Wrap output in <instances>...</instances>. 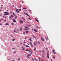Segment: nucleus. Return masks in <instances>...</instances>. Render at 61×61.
I'll use <instances>...</instances> for the list:
<instances>
[{
	"mask_svg": "<svg viewBox=\"0 0 61 61\" xmlns=\"http://www.w3.org/2000/svg\"><path fill=\"white\" fill-rule=\"evenodd\" d=\"M14 53H15V54L16 53V52L15 51H14Z\"/></svg>",
	"mask_w": 61,
	"mask_h": 61,
	"instance_id": "7c9ffc66",
	"label": "nucleus"
},
{
	"mask_svg": "<svg viewBox=\"0 0 61 61\" xmlns=\"http://www.w3.org/2000/svg\"><path fill=\"white\" fill-rule=\"evenodd\" d=\"M36 21H37V22H38V23H39V22L38 21V20H37V19H36Z\"/></svg>",
	"mask_w": 61,
	"mask_h": 61,
	"instance_id": "dca6fc26",
	"label": "nucleus"
},
{
	"mask_svg": "<svg viewBox=\"0 0 61 61\" xmlns=\"http://www.w3.org/2000/svg\"><path fill=\"white\" fill-rule=\"evenodd\" d=\"M14 32H15V33H17V32H16V30H14Z\"/></svg>",
	"mask_w": 61,
	"mask_h": 61,
	"instance_id": "6ab92c4d",
	"label": "nucleus"
},
{
	"mask_svg": "<svg viewBox=\"0 0 61 61\" xmlns=\"http://www.w3.org/2000/svg\"><path fill=\"white\" fill-rule=\"evenodd\" d=\"M11 18H13L14 17L13 16V15H11V16H10L9 17L10 19H11Z\"/></svg>",
	"mask_w": 61,
	"mask_h": 61,
	"instance_id": "7ed1b4c3",
	"label": "nucleus"
},
{
	"mask_svg": "<svg viewBox=\"0 0 61 61\" xmlns=\"http://www.w3.org/2000/svg\"><path fill=\"white\" fill-rule=\"evenodd\" d=\"M28 16H29V17H30L31 18L30 16H29V15H28Z\"/></svg>",
	"mask_w": 61,
	"mask_h": 61,
	"instance_id": "de8ad7c7",
	"label": "nucleus"
},
{
	"mask_svg": "<svg viewBox=\"0 0 61 61\" xmlns=\"http://www.w3.org/2000/svg\"><path fill=\"white\" fill-rule=\"evenodd\" d=\"M22 50H25V49L24 48H23L22 49Z\"/></svg>",
	"mask_w": 61,
	"mask_h": 61,
	"instance_id": "72a5a7b5",
	"label": "nucleus"
},
{
	"mask_svg": "<svg viewBox=\"0 0 61 61\" xmlns=\"http://www.w3.org/2000/svg\"><path fill=\"white\" fill-rule=\"evenodd\" d=\"M25 51H29V50L28 49H27V50H26Z\"/></svg>",
	"mask_w": 61,
	"mask_h": 61,
	"instance_id": "412c9836",
	"label": "nucleus"
},
{
	"mask_svg": "<svg viewBox=\"0 0 61 61\" xmlns=\"http://www.w3.org/2000/svg\"><path fill=\"white\" fill-rule=\"evenodd\" d=\"M29 19H30V20H31V19H30V18H29Z\"/></svg>",
	"mask_w": 61,
	"mask_h": 61,
	"instance_id": "052dcab7",
	"label": "nucleus"
},
{
	"mask_svg": "<svg viewBox=\"0 0 61 61\" xmlns=\"http://www.w3.org/2000/svg\"><path fill=\"white\" fill-rule=\"evenodd\" d=\"M4 15H9V13H8L6 12H5L4 13Z\"/></svg>",
	"mask_w": 61,
	"mask_h": 61,
	"instance_id": "f257e3e1",
	"label": "nucleus"
},
{
	"mask_svg": "<svg viewBox=\"0 0 61 61\" xmlns=\"http://www.w3.org/2000/svg\"><path fill=\"white\" fill-rule=\"evenodd\" d=\"M1 6H3V5H1Z\"/></svg>",
	"mask_w": 61,
	"mask_h": 61,
	"instance_id": "49530a36",
	"label": "nucleus"
},
{
	"mask_svg": "<svg viewBox=\"0 0 61 61\" xmlns=\"http://www.w3.org/2000/svg\"><path fill=\"white\" fill-rule=\"evenodd\" d=\"M28 54V55L29 56H31V54Z\"/></svg>",
	"mask_w": 61,
	"mask_h": 61,
	"instance_id": "cd10ccee",
	"label": "nucleus"
},
{
	"mask_svg": "<svg viewBox=\"0 0 61 61\" xmlns=\"http://www.w3.org/2000/svg\"><path fill=\"white\" fill-rule=\"evenodd\" d=\"M13 49L15 50V48H12V50H13Z\"/></svg>",
	"mask_w": 61,
	"mask_h": 61,
	"instance_id": "6e6d98bb",
	"label": "nucleus"
},
{
	"mask_svg": "<svg viewBox=\"0 0 61 61\" xmlns=\"http://www.w3.org/2000/svg\"><path fill=\"white\" fill-rule=\"evenodd\" d=\"M5 25H9V23H5Z\"/></svg>",
	"mask_w": 61,
	"mask_h": 61,
	"instance_id": "f8f14e48",
	"label": "nucleus"
},
{
	"mask_svg": "<svg viewBox=\"0 0 61 61\" xmlns=\"http://www.w3.org/2000/svg\"><path fill=\"white\" fill-rule=\"evenodd\" d=\"M20 29V30L21 31H22V30H23V29H22V27H21Z\"/></svg>",
	"mask_w": 61,
	"mask_h": 61,
	"instance_id": "ddd939ff",
	"label": "nucleus"
},
{
	"mask_svg": "<svg viewBox=\"0 0 61 61\" xmlns=\"http://www.w3.org/2000/svg\"><path fill=\"white\" fill-rule=\"evenodd\" d=\"M31 46H33V45L31 44Z\"/></svg>",
	"mask_w": 61,
	"mask_h": 61,
	"instance_id": "a18cd8bd",
	"label": "nucleus"
},
{
	"mask_svg": "<svg viewBox=\"0 0 61 61\" xmlns=\"http://www.w3.org/2000/svg\"><path fill=\"white\" fill-rule=\"evenodd\" d=\"M45 51L44 50H42V52H45Z\"/></svg>",
	"mask_w": 61,
	"mask_h": 61,
	"instance_id": "4c0bfd02",
	"label": "nucleus"
},
{
	"mask_svg": "<svg viewBox=\"0 0 61 61\" xmlns=\"http://www.w3.org/2000/svg\"><path fill=\"white\" fill-rule=\"evenodd\" d=\"M20 44H21V45H22V42H21Z\"/></svg>",
	"mask_w": 61,
	"mask_h": 61,
	"instance_id": "13d9d810",
	"label": "nucleus"
},
{
	"mask_svg": "<svg viewBox=\"0 0 61 61\" xmlns=\"http://www.w3.org/2000/svg\"><path fill=\"white\" fill-rule=\"evenodd\" d=\"M16 11L17 13H19V11H18V9H16Z\"/></svg>",
	"mask_w": 61,
	"mask_h": 61,
	"instance_id": "20e7f679",
	"label": "nucleus"
},
{
	"mask_svg": "<svg viewBox=\"0 0 61 61\" xmlns=\"http://www.w3.org/2000/svg\"><path fill=\"white\" fill-rule=\"evenodd\" d=\"M25 11H27V10H25Z\"/></svg>",
	"mask_w": 61,
	"mask_h": 61,
	"instance_id": "338daca9",
	"label": "nucleus"
},
{
	"mask_svg": "<svg viewBox=\"0 0 61 61\" xmlns=\"http://www.w3.org/2000/svg\"><path fill=\"white\" fill-rule=\"evenodd\" d=\"M34 45H36V42L34 43Z\"/></svg>",
	"mask_w": 61,
	"mask_h": 61,
	"instance_id": "8fccbe9b",
	"label": "nucleus"
},
{
	"mask_svg": "<svg viewBox=\"0 0 61 61\" xmlns=\"http://www.w3.org/2000/svg\"><path fill=\"white\" fill-rule=\"evenodd\" d=\"M23 9H26V8H23Z\"/></svg>",
	"mask_w": 61,
	"mask_h": 61,
	"instance_id": "a878e982",
	"label": "nucleus"
},
{
	"mask_svg": "<svg viewBox=\"0 0 61 61\" xmlns=\"http://www.w3.org/2000/svg\"><path fill=\"white\" fill-rule=\"evenodd\" d=\"M29 56V55H27V57H28Z\"/></svg>",
	"mask_w": 61,
	"mask_h": 61,
	"instance_id": "bb28decb",
	"label": "nucleus"
},
{
	"mask_svg": "<svg viewBox=\"0 0 61 61\" xmlns=\"http://www.w3.org/2000/svg\"><path fill=\"white\" fill-rule=\"evenodd\" d=\"M52 52L54 53V54H56V52L55 51V50H53L52 51Z\"/></svg>",
	"mask_w": 61,
	"mask_h": 61,
	"instance_id": "423d86ee",
	"label": "nucleus"
},
{
	"mask_svg": "<svg viewBox=\"0 0 61 61\" xmlns=\"http://www.w3.org/2000/svg\"><path fill=\"white\" fill-rule=\"evenodd\" d=\"M25 32H24L23 33V34H24V35H25Z\"/></svg>",
	"mask_w": 61,
	"mask_h": 61,
	"instance_id": "ea45409f",
	"label": "nucleus"
},
{
	"mask_svg": "<svg viewBox=\"0 0 61 61\" xmlns=\"http://www.w3.org/2000/svg\"><path fill=\"white\" fill-rule=\"evenodd\" d=\"M38 43L39 44H40V42H38Z\"/></svg>",
	"mask_w": 61,
	"mask_h": 61,
	"instance_id": "69168bd1",
	"label": "nucleus"
},
{
	"mask_svg": "<svg viewBox=\"0 0 61 61\" xmlns=\"http://www.w3.org/2000/svg\"><path fill=\"white\" fill-rule=\"evenodd\" d=\"M18 10H19V11H20V9H19Z\"/></svg>",
	"mask_w": 61,
	"mask_h": 61,
	"instance_id": "bf43d9fd",
	"label": "nucleus"
},
{
	"mask_svg": "<svg viewBox=\"0 0 61 61\" xmlns=\"http://www.w3.org/2000/svg\"><path fill=\"white\" fill-rule=\"evenodd\" d=\"M34 50L35 51H36V47L34 48Z\"/></svg>",
	"mask_w": 61,
	"mask_h": 61,
	"instance_id": "473e14b6",
	"label": "nucleus"
},
{
	"mask_svg": "<svg viewBox=\"0 0 61 61\" xmlns=\"http://www.w3.org/2000/svg\"><path fill=\"white\" fill-rule=\"evenodd\" d=\"M49 54L47 53V58L48 59H49Z\"/></svg>",
	"mask_w": 61,
	"mask_h": 61,
	"instance_id": "0eeeda50",
	"label": "nucleus"
},
{
	"mask_svg": "<svg viewBox=\"0 0 61 61\" xmlns=\"http://www.w3.org/2000/svg\"><path fill=\"white\" fill-rule=\"evenodd\" d=\"M46 39L47 41L48 40V37L46 38Z\"/></svg>",
	"mask_w": 61,
	"mask_h": 61,
	"instance_id": "5701e85b",
	"label": "nucleus"
},
{
	"mask_svg": "<svg viewBox=\"0 0 61 61\" xmlns=\"http://www.w3.org/2000/svg\"><path fill=\"white\" fill-rule=\"evenodd\" d=\"M13 15H14V16H16V15H15V13H13Z\"/></svg>",
	"mask_w": 61,
	"mask_h": 61,
	"instance_id": "a211bd4d",
	"label": "nucleus"
},
{
	"mask_svg": "<svg viewBox=\"0 0 61 61\" xmlns=\"http://www.w3.org/2000/svg\"><path fill=\"white\" fill-rule=\"evenodd\" d=\"M26 47H29V46H28V45H26Z\"/></svg>",
	"mask_w": 61,
	"mask_h": 61,
	"instance_id": "f3484780",
	"label": "nucleus"
},
{
	"mask_svg": "<svg viewBox=\"0 0 61 61\" xmlns=\"http://www.w3.org/2000/svg\"><path fill=\"white\" fill-rule=\"evenodd\" d=\"M46 50H47V48H46Z\"/></svg>",
	"mask_w": 61,
	"mask_h": 61,
	"instance_id": "c756f323",
	"label": "nucleus"
},
{
	"mask_svg": "<svg viewBox=\"0 0 61 61\" xmlns=\"http://www.w3.org/2000/svg\"><path fill=\"white\" fill-rule=\"evenodd\" d=\"M2 25V24H1V23H0V25Z\"/></svg>",
	"mask_w": 61,
	"mask_h": 61,
	"instance_id": "09e8293b",
	"label": "nucleus"
},
{
	"mask_svg": "<svg viewBox=\"0 0 61 61\" xmlns=\"http://www.w3.org/2000/svg\"><path fill=\"white\" fill-rule=\"evenodd\" d=\"M24 14H25V15H27V16L28 15V14L27 13H25V12H24Z\"/></svg>",
	"mask_w": 61,
	"mask_h": 61,
	"instance_id": "9d476101",
	"label": "nucleus"
},
{
	"mask_svg": "<svg viewBox=\"0 0 61 61\" xmlns=\"http://www.w3.org/2000/svg\"><path fill=\"white\" fill-rule=\"evenodd\" d=\"M12 25H14V23H12Z\"/></svg>",
	"mask_w": 61,
	"mask_h": 61,
	"instance_id": "a19ab883",
	"label": "nucleus"
},
{
	"mask_svg": "<svg viewBox=\"0 0 61 61\" xmlns=\"http://www.w3.org/2000/svg\"><path fill=\"white\" fill-rule=\"evenodd\" d=\"M41 39L43 41H44V39H43V38H41Z\"/></svg>",
	"mask_w": 61,
	"mask_h": 61,
	"instance_id": "2eb2a0df",
	"label": "nucleus"
},
{
	"mask_svg": "<svg viewBox=\"0 0 61 61\" xmlns=\"http://www.w3.org/2000/svg\"><path fill=\"white\" fill-rule=\"evenodd\" d=\"M32 60H33V61H35L34 60V59H32Z\"/></svg>",
	"mask_w": 61,
	"mask_h": 61,
	"instance_id": "864d4df0",
	"label": "nucleus"
},
{
	"mask_svg": "<svg viewBox=\"0 0 61 61\" xmlns=\"http://www.w3.org/2000/svg\"><path fill=\"white\" fill-rule=\"evenodd\" d=\"M1 9H2L3 8L2 7H1Z\"/></svg>",
	"mask_w": 61,
	"mask_h": 61,
	"instance_id": "680f3d73",
	"label": "nucleus"
},
{
	"mask_svg": "<svg viewBox=\"0 0 61 61\" xmlns=\"http://www.w3.org/2000/svg\"><path fill=\"white\" fill-rule=\"evenodd\" d=\"M25 39H26V37L25 36Z\"/></svg>",
	"mask_w": 61,
	"mask_h": 61,
	"instance_id": "5fc2aeb1",
	"label": "nucleus"
},
{
	"mask_svg": "<svg viewBox=\"0 0 61 61\" xmlns=\"http://www.w3.org/2000/svg\"><path fill=\"white\" fill-rule=\"evenodd\" d=\"M12 41L13 42H14L15 40V39H12Z\"/></svg>",
	"mask_w": 61,
	"mask_h": 61,
	"instance_id": "4be33fe9",
	"label": "nucleus"
},
{
	"mask_svg": "<svg viewBox=\"0 0 61 61\" xmlns=\"http://www.w3.org/2000/svg\"><path fill=\"white\" fill-rule=\"evenodd\" d=\"M53 58H55V56H53Z\"/></svg>",
	"mask_w": 61,
	"mask_h": 61,
	"instance_id": "e433bc0d",
	"label": "nucleus"
},
{
	"mask_svg": "<svg viewBox=\"0 0 61 61\" xmlns=\"http://www.w3.org/2000/svg\"><path fill=\"white\" fill-rule=\"evenodd\" d=\"M44 55H45V54H44V53H43L42 54V56H44Z\"/></svg>",
	"mask_w": 61,
	"mask_h": 61,
	"instance_id": "2f4dec72",
	"label": "nucleus"
},
{
	"mask_svg": "<svg viewBox=\"0 0 61 61\" xmlns=\"http://www.w3.org/2000/svg\"><path fill=\"white\" fill-rule=\"evenodd\" d=\"M31 44H32V41H30V44L31 45Z\"/></svg>",
	"mask_w": 61,
	"mask_h": 61,
	"instance_id": "b1692460",
	"label": "nucleus"
},
{
	"mask_svg": "<svg viewBox=\"0 0 61 61\" xmlns=\"http://www.w3.org/2000/svg\"><path fill=\"white\" fill-rule=\"evenodd\" d=\"M6 21V19H5L4 20V21Z\"/></svg>",
	"mask_w": 61,
	"mask_h": 61,
	"instance_id": "3c124183",
	"label": "nucleus"
},
{
	"mask_svg": "<svg viewBox=\"0 0 61 61\" xmlns=\"http://www.w3.org/2000/svg\"><path fill=\"white\" fill-rule=\"evenodd\" d=\"M10 36H11V37H13V35H11Z\"/></svg>",
	"mask_w": 61,
	"mask_h": 61,
	"instance_id": "c03bdc74",
	"label": "nucleus"
},
{
	"mask_svg": "<svg viewBox=\"0 0 61 61\" xmlns=\"http://www.w3.org/2000/svg\"><path fill=\"white\" fill-rule=\"evenodd\" d=\"M20 23H23V21H22V20H20Z\"/></svg>",
	"mask_w": 61,
	"mask_h": 61,
	"instance_id": "9b49d317",
	"label": "nucleus"
},
{
	"mask_svg": "<svg viewBox=\"0 0 61 61\" xmlns=\"http://www.w3.org/2000/svg\"><path fill=\"white\" fill-rule=\"evenodd\" d=\"M13 22L14 23H15V22H16V20H15V19H14L13 20Z\"/></svg>",
	"mask_w": 61,
	"mask_h": 61,
	"instance_id": "1a4fd4ad",
	"label": "nucleus"
},
{
	"mask_svg": "<svg viewBox=\"0 0 61 61\" xmlns=\"http://www.w3.org/2000/svg\"><path fill=\"white\" fill-rule=\"evenodd\" d=\"M8 59L9 60H10V59Z\"/></svg>",
	"mask_w": 61,
	"mask_h": 61,
	"instance_id": "0e129e2a",
	"label": "nucleus"
},
{
	"mask_svg": "<svg viewBox=\"0 0 61 61\" xmlns=\"http://www.w3.org/2000/svg\"><path fill=\"white\" fill-rule=\"evenodd\" d=\"M32 52H33V51H32V50H30L29 51V53L30 54H32Z\"/></svg>",
	"mask_w": 61,
	"mask_h": 61,
	"instance_id": "f03ea898",
	"label": "nucleus"
},
{
	"mask_svg": "<svg viewBox=\"0 0 61 61\" xmlns=\"http://www.w3.org/2000/svg\"><path fill=\"white\" fill-rule=\"evenodd\" d=\"M22 19H24V20H25V19L24 18H23L22 17Z\"/></svg>",
	"mask_w": 61,
	"mask_h": 61,
	"instance_id": "f704fd0d",
	"label": "nucleus"
},
{
	"mask_svg": "<svg viewBox=\"0 0 61 61\" xmlns=\"http://www.w3.org/2000/svg\"><path fill=\"white\" fill-rule=\"evenodd\" d=\"M15 19H17V16H15Z\"/></svg>",
	"mask_w": 61,
	"mask_h": 61,
	"instance_id": "aec40b11",
	"label": "nucleus"
},
{
	"mask_svg": "<svg viewBox=\"0 0 61 61\" xmlns=\"http://www.w3.org/2000/svg\"><path fill=\"white\" fill-rule=\"evenodd\" d=\"M18 60H19V61L20 60V58H18Z\"/></svg>",
	"mask_w": 61,
	"mask_h": 61,
	"instance_id": "c85d7f7f",
	"label": "nucleus"
},
{
	"mask_svg": "<svg viewBox=\"0 0 61 61\" xmlns=\"http://www.w3.org/2000/svg\"><path fill=\"white\" fill-rule=\"evenodd\" d=\"M2 16V15L1 14H0V16Z\"/></svg>",
	"mask_w": 61,
	"mask_h": 61,
	"instance_id": "e2e57ef3",
	"label": "nucleus"
},
{
	"mask_svg": "<svg viewBox=\"0 0 61 61\" xmlns=\"http://www.w3.org/2000/svg\"><path fill=\"white\" fill-rule=\"evenodd\" d=\"M34 59H35V60H36V61H37V59H36V58H34Z\"/></svg>",
	"mask_w": 61,
	"mask_h": 61,
	"instance_id": "58836bf2",
	"label": "nucleus"
},
{
	"mask_svg": "<svg viewBox=\"0 0 61 61\" xmlns=\"http://www.w3.org/2000/svg\"><path fill=\"white\" fill-rule=\"evenodd\" d=\"M28 30H27L26 31V33H28Z\"/></svg>",
	"mask_w": 61,
	"mask_h": 61,
	"instance_id": "393cba45",
	"label": "nucleus"
},
{
	"mask_svg": "<svg viewBox=\"0 0 61 61\" xmlns=\"http://www.w3.org/2000/svg\"><path fill=\"white\" fill-rule=\"evenodd\" d=\"M24 27H25V28H27L26 30H29V28H28V27L24 26Z\"/></svg>",
	"mask_w": 61,
	"mask_h": 61,
	"instance_id": "39448f33",
	"label": "nucleus"
},
{
	"mask_svg": "<svg viewBox=\"0 0 61 61\" xmlns=\"http://www.w3.org/2000/svg\"><path fill=\"white\" fill-rule=\"evenodd\" d=\"M22 49L24 48V47L23 46H22Z\"/></svg>",
	"mask_w": 61,
	"mask_h": 61,
	"instance_id": "79ce46f5",
	"label": "nucleus"
},
{
	"mask_svg": "<svg viewBox=\"0 0 61 61\" xmlns=\"http://www.w3.org/2000/svg\"><path fill=\"white\" fill-rule=\"evenodd\" d=\"M24 43H25V40H24Z\"/></svg>",
	"mask_w": 61,
	"mask_h": 61,
	"instance_id": "4d7b16f0",
	"label": "nucleus"
},
{
	"mask_svg": "<svg viewBox=\"0 0 61 61\" xmlns=\"http://www.w3.org/2000/svg\"><path fill=\"white\" fill-rule=\"evenodd\" d=\"M34 31L35 32H37V30H36V29H34Z\"/></svg>",
	"mask_w": 61,
	"mask_h": 61,
	"instance_id": "6e6552de",
	"label": "nucleus"
},
{
	"mask_svg": "<svg viewBox=\"0 0 61 61\" xmlns=\"http://www.w3.org/2000/svg\"><path fill=\"white\" fill-rule=\"evenodd\" d=\"M27 26H30V25H28Z\"/></svg>",
	"mask_w": 61,
	"mask_h": 61,
	"instance_id": "c9c22d12",
	"label": "nucleus"
},
{
	"mask_svg": "<svg viewBox=\"0 0 61 61\" xmlns=\"http://www.w3.org/2000/svg\"><path fill=\"white\" fill-rule=\"evenodd\" d=\"M31 39H32V38H30V39H29V40H30V41H32V40H31Z\"/></svg>",
	"mask_w": 61,
	"mask_h": 61,
	"instance_id": "4468645a",
	"label": "nucleus"
},
{
	"mask_svg": "<svg viewBox=\"0 0 61 61\" xmlns=\"http://www.w3.org/2000/svg\"><path fill=\"white\" fill-rule=\"evenodd\" d=\"M17 32H18V31H19V30H18V29H17Z\"/></svg>",
	"mask_w": 61,
	"mask_h": 61,
	"instance_id": "37998d69",
	"label": "nucleus"
},
{
	"mask_svg": "<svg viewBox=\"0 0 61 61\" xmlns=\"http://www.w3.org/2000/svg\"><path fill=\"white\" fill-rule=\"evenodd\" d=\"M51 61H53V60H51Z\"/></svg>",
	"mask_w": 61,
	"mask_h": 61,
	"instance_id": "774afa93",
	"label": "nucleus"
},
{
	"mask_svg": "<svg viewBox=\"0 0 61 61\" xmlns=\"http://www.w3.org/2000/svg\"><path fill=\"white\" fill-rule=\"evenodd\" d=\"M23 45H24V46H25V44H23Z\"/></svg>",
	"mask_w": 61,
	"mask_h": 61,
	"instance_id": "603ef678",
	"label": "nucleus"
}]
</instances>
